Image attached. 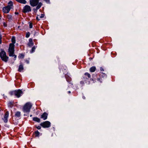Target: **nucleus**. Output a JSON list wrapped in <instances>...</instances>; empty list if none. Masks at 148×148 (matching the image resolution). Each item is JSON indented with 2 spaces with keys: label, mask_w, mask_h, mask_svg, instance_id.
<instances>
[{
  "label": "nucleus",
  "mask_w": 148,
  "mask_h": 148,
  "mask_svg": "<svg viewBox=\"0 0 148 148\" xmlns=\"http://www.w3.org/2000/svg\"><path fill=\"white\" fill-rule=\"evenodd\" d=\"M15 13L16 14H18V13H16V12H15Z\"/></svg>",
  "instance_id": "39"
},
{
  "label": "nucleus",
  "mask_w": 148,
  "mask_h": 148,
  "mask_svg": "<svg viewBox=\"0 0 148 148\" xmlns=\"http://www.w3.org/2000/svg\"><path fill=\"white\" fill-rule=\"evenodd\" d=\"M100 77H106V75L104 73H101V74H100Z\"/></svg>",
  "instance_id": "24"
},
{
  "label": "nucleus",
  "mask_w": 148,
  "mask_h": 148,
  "mask_svg": "<svg viewBox=\"0 0 148 148\" xmlns=\"http://www.w3.org/2000/svg\"><path fill=\"white\" fill-rule=\"evenodd\" d=\"M96 70V67L95 66L92 67L90 69V71L91 72H94Z\"/></svg>",
  "instance_id": "16"
},
{
  "label": "nucleus",
  "mask_w": 148,
  "mask_h": 148,
  "mask_svg": "<svg viewBox=\"0 0 148 148\" xmlns=\"http://www.w3.org/2000/svg\"><path fill=\"white\" fill-rule=\"evenodd\" d=\"M36 47L37 46H34L32 47V50L30 51L31 53H32L35 51Z\"/></svg>",
  "instance_id": "18"
},
{
  "label": "nucleus",
  "mask_w": 148,
  "mask_h": 148,
  "mask_svg": "<svg viewBox=\"0 0 148 148\" xmlns=\"http://www.w3.org/2000/svg\"><path fill=\"white\" fill-rule=\"evenodd\" d=\"M40 125L43 128H48L50 126L51 123L49 121H47L41 123Z\"/></svg>",
  "instance_id": "5"
},
{
  "label": "nucleus",
  "mask_w": 148,
  "mask_h": 148,
  "mask_svg": "<svg viewBox=\"0 0 148 148\" xmlns=\"http://www.w3.org/2000/svg\"><path fill=\"white\" fill-rule=\"evenodd\" d=\"M14 44L10 43V44L9 47L8 49V52L9 56H14L15 60L16 58V56L14 55Z\"/></svg>",
  "instance_id": "2"
},
{
  "label": "nucleus",
  "mask_w": 148,
  "mask_h": 148,
  "mask_svg": "<svg viewBox=\"0 0 148 148\" xmlns=\"http://www.w3.org/2000/svg\"><path fill=\"white\" fill-rule=\"evenodd\" d=\"M33 120L34 121H36L38 122H40V119L37 117L33 118Z\"/></svg>",
  "instance_id": "17"
},
{
  "label": "nucleus",
  "mask_w": 148,
  "mask_h": 148,
  "mask_svg": "<svg viewBox=\"0 0 148 148\" xmlns=\"http://www.w3.org/2000/svg\"><path fill=\"white\" fill-rule=\"evenodd\" d=\"M84 75L85 76V78L86 79H88L86 76H87L88 78H90L91 76L90 74L87 73H85L84 74Z\"/></svg>",
  "instance_id": "15"
},
{
  "label": "nucleus",
  "mask_w": 148,
  "mask_h": 148,
  "mask_svg": "<svg viewBox=\"0 0 148 148\" xmlns=\"http://www.w3.org/2000/svg\"><path fill=\"white\" fill-rule=\"evenodd\" d=\"M24 55L23 54H20L19 56H18V57L20 59H23L24 58Z\"/></svg>",
  "instance_id": "22"
},
{
  "label": "nucleus",
  "mask_w": 148,
  "mask_h": 148,
  "mask_svg": "<svg viewBox=\"0 0 148 148\" xmlns=\"http://www.w3.org/2000/svg\"><path fill=\"white\" fill-rule=\"evenodd\" d=\"M39 18V16H38V17H36V19H37L38 20H40V19Z\"/></svg>",
  "instance_id": "35"
},
{
  "label": "nucleus",
  "mask_w": 148,
  "mask_h": 148,
  "mask_svg": "<svg viewBox=\"0 0 148 148\" xmlns=\"http://www.w3.org/2000/svg\"><path fill=\"white\" fill-rule=\"evenodd\" d=\"M27 45L28 47H31L34 45V43L33 42L32 39L30 38L29 39V42L28 43Z\"/></svg>",
  "instance_id": "11"
},
{
  "label": "nucleus",
  "mask_w": 148,
  "mask_h": 148,
  "mask_svg": "<svg viewBox=\"0 0 148 148\" xmlns=\"http://www.w3.org/2000/svg\"><path fill=\"white\" fill-rule=\"evenodd\" d=\"M21 115V113L19 112H17L15 114V116L17 117H19Z\"/></svg>",
  "instance_id": "19"
},
{
  "label": "nucleus",
  "mask_w": 148,
  "mask_h": 148,
  "mask_svg": "<svg viewBox=\"0 0 148 148\" xmlns=\"http://www.w3.org/2000/svg\"><path fill=\"white\" fill-rule=\"evenodd\" d=\"M23 94L22 91L20 89L15 90V96L19 98Z\"/></svg>",
  "instance_id": "7"
},
{
  "label": "nucleus",
  "mask_w": 148,
  "mask_h": 148,
  "mask_svg": "<svg viewBox=\"0 0 148 148\" xmlns=\"http://www.w3.org/2000/svg\"><path fill=\"white\" fill-rule=\"evenodd\" d=\"M40 134L39 132L38 131H36L34 132V135L36 136H39Z\"/></svg>",
  "instance_id": "20"
},
{
  "label": "nucleus",
  "mask_w": 148,
  "mask_h": 148,
  "mask_svg": "<svg viewBox=\"0 0 148 148\" xmlns=\"http://www.w3.org/2000/svg\"><path fill=\"white\" fill-rule=\"evenodd\" d=\"M30 116L31 117L32 116V115H30Z\"/></svg>",
  "instance_id": "40"
},
{
  "label": "nucleus",
  "mask_w": 148,
  "mask_h": 148,
  "mask_svg": "<svg viewBox=\"0 0 148 148\" xmlns=\"http://www.w3.org/2000/svg\"><path fill=\"white\" fill-rule=\"evenodd\" d=\"M30 35V33L29 32H28L26 34V37L27 38H28Z\"/></svg>",
  "instance_id": "25"
},
{
  "label": "nucleus",
  "mask_w": 148,
  "mask_h": 148,
  "mask_svg": "<svg viewBox=\"0 0 148 148\" xmlns=\"http://www.w3.org/2000/svg\"><path fill=\"white\" fill-rule=\"evenodd\" d=\"M17 2L23 4H25L27 3V1L25 0H15Z\"/></svg>",
  "instance_id": "12"
},
{
  "label": "nucleus",
  "mask_w": 148,
  "mask_h": 148,
  "mask_svg": "<svg viewBox=\"0 0 148 148\" xmlns=\"http://www.w3.org/2000/svg\"><path fill=\"white\" fill-rule=\"evenodd\" d=\"M68 93H71V92H70V91H68Z\"/></svg>",
  "instance_id": "37"
},
{
  "label": "nucleus",
  "mask_w": 148,
  "mask_h": 148,
  "mask_svg": "<svg viewBox=\"0 0 148 148\" xmlns=\"http://www.w3.org/2000/svg\"><path fill=\"white\" fill-rule=\"evenodd\" d=\"M47 114L46 112H44L42 115H41V118L43 119L44 120H45L47 119Z\"/></svg>",
  "instance_id": "10"
},
{
  "label": "nucleus",
  "mask_w": 148,
  "mask_h": 148,
  "mask_svg": "<svg viewBox=\"0 0 148 148\" xmlns=\"http://www.w3.org/2000/svg\"><path fill=\"white\" fill-rule=\"evenodd\" d=\"M0 56L2 60L6 62L8 61V58L6 56V53L4 51H2L0 53Z\"/></svg>",
  "instance_id": "4"
},
{
  "label": "nucleus",
  "mask_w": 148,
  "mask_h": 148,
  "mask_svg": "<svg viewBox=\"0 0 148 148\" xmlns=\"http://www.w3.org/2000/svg\"><path fill=\"white\" fill-rule=\"evenodd\" d=\"M3 25H4V26H6V24L5 23H4Z\"/></svg>",
  "instance_id": "36"
},
{
  "label": "nucleus",
  "mask_w": 148,
  "mask_h": 148,
  "mask_svg": "<svg viewBox=\"0 0 148 148\" xmlns=\"http://www.w3.org/2000/svg\"><path fill=\"white\" fill-rule=\"evenodd\" d=\"M43 1H45L47 3H49V0H43Z\"/></svg>",
  "instance_id": "28"
},
{
  "label": "nucleus",
  "mask_w": 148,
  "mask_h": 148,
  "mask_svg": "<svg viewBox=\"0 0 148 148\" xmlns=\"http://www.w3.org/2000/svg\"><path fill=\"white\" fill-rule=\"evenodd\" d=\"M39 0H30L29 3L31 5L32 7L37 6L36 9L37 10L39 9L42 5L41 2L38 3Z\"/></svg>",
  "instance_id": "1"
},
{
  "label": "nucleus",
  "mask_w": 148,
  "mask_h": 148,
  "mask_svg": "<svg viewBox=\"0 0 148 148\" xmlns=\"http://www.w3.org/2000/svg\"><path fill=\"white\" fill-rule=\"evenodd\" d=\"M23 69L24 68L23 65L21 63L19 66L18 71L19 72H21L23 70Z\"/></svg>",
  "instance_id": "13"
},
{
  "label": "nucleus",
  "mask_w": 148,
  "mask_h": 148,
  "mask_svg": "<svg viewBox=\"0 0 148 148\" xmlns=\"http://www.w3.org/2000/svg\"><path fill=\"white\" fill-rule=\"evenodd\" d=\"M80 83L81 84H82V85H83V84H84V82L83 81H81L80 82Z\"/></svg>",
  "instance_id": "33"
},
{
  "label": "nucleus",
  "mask_w": 148,
  "mask_h": 148,
  "mask_svg": "<svg viewBox=\"0 0 148 148\" xmlns=\"http://www.w3.org/2000/svg\"><path fill=\"white\" fill-rule=\"evenodd\" d=\"M10 9V5L4 7L3 8V12L4 13H8L9 12Z\"/></svg>",
  "instance_id": "8"
},
{
  "label": "nucleus",
  "mask_w": 148,
  "mask_h": 148,
  "mask_svg": "<svg viewBox=\"0 0 148 148\" xmlns=\"http://www.w3.org/2000/svg\"><path fill=\"white\" fill-rule=\"evenodd\" d=\"M66 80L68 82L70 81L71 80V79L70 78H69L68 79L66 78Z\"/></svg>",
  "instance_id": "31"
},
{
  "label": "nucleus",
  "mask_w": 148,
  "mask_h": 148,
  "mask_svg": "<svg viewBox=\"0 0 148 148\" xmlns=\"http://www.w3.org/2000/svg\"><path fill=\"white\" fill-rule=\"evenodd\" d=\"M13 105V103L11 102H10L8 103V106H9L11 107Z\"/></svg>",
  "instance_id": "26"
},
{
  "label": "nucleus",
  "mask_w": 148,
  "mask_h": 148,
  "mask_svg": "<svg viewBox=\"0 0 148 148\" xmlns=\"http://www.w3.org/2000/svg\"><path fill=\"white\" fill-rule=\"evenodd\" d=\"M36 127L38 130H40L41 129V127H40V126H36Z\"/></svg>",
  "instance_id": "30"
},
{
  "label": "nucleus",
  "mask_w": 148,
  "mask_h": 148,
  "mask_svg": "<svg viewBox=\"0 0 148 148\" xmlns=\"http://www.w3.org/2000/svg\"><path fill=\"white\" fill-rule=\"evenodd\" d=\"M23 11L24 13L29 12L31 11V7L28 5H26L23 7Z\"/></svg>",
  "instance_id": "6"
},
{
  "label": "nucleus",
  "mask_w": 148,
  "mask_h": 148,
  "mask_svg": "<svg viewBox=\"0 0 148 148\" xmlns=\"http://www.w3.org/2000/svg\"><path fill=\"white\" fill-rule=\"evenodd\" d=\"M15 41L16 40L15 37L14 36L12 37V43L14 44L15 43Z\"/></svg>",
  "instance_id": "21"
},
{
  "label": "nucleus",
  "mask_w": 148,
  "mask_h": 148,
  "mask_svg": "<svg viewBox=\"0 0 148 148\" xmlns=\"http://www.w3.org/2000/svg\"><path fill=\"white\" fill-rule=\"evenodd\" d=\"M100 70L101 71H103V68L102 67L100 68Z\"/></svg>",
  "instance_id": "34"
},
{
  "label": "nucleus",
  "mask_w": 148,
  "mask_h": 148,
  "mask_svg": "<svg viewBox=\"0 0 148 148\" xmlns=\"http://www.w3.org/2000/svg\"><path fill=\"white\" fill-rule=\"evenodd\" d=\"M39 18H42L44 17V15L43 14H41V15H39Z\"/></svg>",
  "instance_id": "27"
},
{
  "label": "nucleus",
  "mask_w": 148,
  "mask_h": 148,
  "mask_svg": "<svg viewBox=\"0 0 148 148\" xmlns=\"http://www.w3.org/2000/svg\"><path fill=\"white\" fill-rule=\"evenodd\" d=\"M29 28H32V24H31V23H30V24H29Z\"/></svg>",
  "instance_id": "32"
},
{
  "label": "nucleus",
  "mask_w": 148,
  "mask_h": 148,
  "mask_svg": "<svg viewBox=\"0 0 148 148\" xmlns=\"http://www.w3.org/2000/svg\"><path fill=\"white\" fill-rule=\"evenodd\" d=\"M8 5H10V8H11V7L13 6V3L11 1H10L8 3Z\"/></svg>",
  "instance_id": "23"
},
{
  "label": "nucleus",
  "mask_w": 148,
  "mask_h": 148,
  "mask_svg": "<svg viewBox=\"0 0 148 148\" xmlns=\"http://www.w3.org/2000/svg\"><path fill=\"white\" fill-rule=\"evenodd\" d=\"M2 36L1 35H0V44H1L2 42L1 41Z\"/></svg>",
  "instance_id": "29"
},
{
  "label": "nucleus",
  "mask_w": 148,
  "mask_h": 148,
  "mask_svg": "<svg viewBox=\"0 0 148 148\" xmlns=\"http://www.w3.org/2000/svg\"><path fill=\"white\" fill-rule=\"evenodd\" d=\"M32 106V105L29 102L26 103L24 106L23 108V111L24 112H29Z\"/></svg>",
  "instance_id": "3"
},
{
  "label": "nucleus",
  "mask_w": 148,
  "mask_h": 148,
  "mask_svg": "<svg viewBox=\"0 0 148 148\" xmlns=\"http://www.w3.org/2000/svg\"><path fill=\"white\" fill-rule=\"evenodd\" d=\"M9 116V112H7L5 114L4 117L3 121H4L6 123L8 121V119Z\"/></svg>",
  "instance_id": "9"
},
{
  "label": "nucleus",
  "mask_w": 148,
  "mask_h": 148,
  "mask_svg": "<svg viewBox=\"0 0 148 148\" xmlns=\"http://www.w3.org/2000/svg\"><path fill=\"white\" fill-rule=\"evenodd\" d=\"M9 94L10 96L15 95V90L9 92Z\"/></svg>",
  "instance_id": "14"
},
{
  "label": "nucleus",
  "mask_w": 148,
  "mask_h": 148,
  "mask_svg": "<svg viewBox=\"0 0 148 148\" xmlns=\"http://www.w3.org/2000/svg\"><path fill=\"white\" fill-rule=\"evenodd\" d=\"M100 79H99L98 78V79H97V80L98 81V80H100Z\"/></svg>",
  "instance_id": "38"
}]
</instances>
